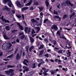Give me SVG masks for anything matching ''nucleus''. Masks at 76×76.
Listing matches in <instances>:
<instances>
[{"label": "nucleus", "instance_id": "1", "mask_svg": "<svg viewBox=\"0 0 76 76\" xmlns=\"http://www.w3.org/2000/svg\"><path fill=\"white\" fill-rule=\"evenodd\" d=\"M12 46V45L10 43H5L2 45V49L3 50H6L7 49H9Z\"/></svg>", "mask_w": 76, "mask_h": 76}, {"label": "nucleus", "instance_id": "2", "mask_svg": "<svg viewBox=\"0 0 76 76\" xmlns=\"http://www.w3.org/2000/svg\"><path fill=\"white\" fill-rule=\"evenodd\" d=\"M13 72H14V69H10L8 71H5V72L8 76H13L14 75Z\"/></svg>", "mask_w": 76, "mask_h": 76}, {"label": "nucleus", "instance_id": "3", "mask_svg": "<svg viewBox=\"0 0 76 76\" xmlns=\"http://www.w3.org/2000/svg\"><path fill=\"white\" fill-rule=\"evenodd\" d=\"M3 0V2L5 4H6L7 2H8V5L9 6V7H12L13 6V4H12V1H9V0Z\"/></svg>", "mask_w": 76, "mask_h": 76}, {"label": "nucleus", "instance_id": "4", "mask_svg": "<svg viewBox=\"0 0 76 76\" xmlns=\"http://www.w3.org/2000/svg\"><path fill=\"white\" fill-rule=\"evenodd\" d=\"M20 54L19 53H18L17 54L16 56V60H19L20 58H21V56H22V52H21L20 53Z\"/></svg>", "mask_w": 76, "mask_h": 76}, {"label": "nucleus", "instance_id": "5", "mask_svg": "<svg viewBox=\"0 0 76 76\" xmlns=\"http://www.w3.org/2000/svg\"><path fill=\"white\" fill-rule=\"evenodd\" d=\"M3 37L5 39H10L11 38L12 39H13L15 38H16V36H15L14 37H8L6 36V34L5 33H4V35H3Z\"/></svg>", "mask_w": 76, "mask_h": 76}, {"label": "nucleus", "instance_id": "6", "mask_svg": "<svg viewBox=\"0 0 76 76\" xmlns=\"http://www.w3.org/2000/svg\"><path fill=\"white\" fill-rule=\"evenodd\" d=\"M59 70V69H54L53 71V70H51L50 71V72H51V75H53L55 74V73H57V72H58V71Z\"/></svg>", "mask_w": 76, "mask_h": 76}, {"label": "nucleus", "instance_id": "7", "mask_svg": "<svg viewBox=\"0 0 76 76\" xmlns=\"http://www.w3.org/2000/svg\"><path fill=\"white\" fill-rule=\"evenodd\" d=\"M66 4L67 5H70L71 6H73L74 4H72L70 3V1L67 0L66 1Z\"/></svg>", "mask_w": 76, "mask_h": 76}, {"label": "nucleus", "instance_id": "8", "mask_svg": "<svg viewBox=\"0 0 76 76\" xmlns=\"http://www.w3.org/2000/svg\"><path fill=\"white\" fill-rule=\"evenodd\" d=\"M23 69H24V70L23 71V73H25V71L26 72H29V68H28V67H27V66H24L23 67Z\"/></svg>", "mask_w": 76, "mask_h": 76}, {"label": "nucleus", "instance_id": "9", "mask_svg": "<svg viewBox=\"0 0 76 76\" xmlns=\"http://www.w3.org/2000/svg\"><path fill=\"white\" fill-rule=\"evenodd\" d=\"M24 31L26 32H28V33H29L31 31V30H30V28L26 27Z\"/></svg>", "mask_w": 76, "mask_h": 76}, {"label": "nucleus", "instance_id": "10", "mask_svg": "<svg viewBox=\"0 0 76 76\" xmlns=\"http://www.w3.org/2000/svg\"><path fill=\"white\" fill-rule=\"evenodd\" d=\"M52 29H54L56 31H57L58 30V27L56 25H53L52 26Z\"/></svg>", "mask_w": 76, "mask_h": 76}, {"label": "nucleus", "instance_id": "11", "mask_svg": "<svg viewBox=\"0 0 76 76\" xmlns=\"http://www.w3.org/2000/svg\"><path fill=\"white\" fill-rule=\"evenodd\" d=\"M16 4L19 7H22V5L21 4H20V1H17L16 2Z\"/></svg>", "mask_w": 76, "mask_h": 76}, {"label": "nucleus", "instance_id": "12", "mask_svg": "<svg viewBox=\"0 0 76 76\" xmlns=\"http://www.w3.org/2000/svg\"><path fill=\"white\" fill-rule=\"evenodd\" d=\"M17 24L18 25V26L19 27L20 30H21V31H23V28L22 26H21L20 25V24L19 23H17Z\"/></svg>", "mask_w": 76, "mask_h": 76}, {"label": "nucleus", "instance_id": "13", "mask_svg": "<svg viewBox=\"0 0 76 76\" xmlns=\"http://www.w3.org/2000/svg\"><path fill=\"white\" fill-rule=\"evenodd\" d=\"M29 63V61L27 59H24L23 62V63L24 64H25V65H26V66H28V64L27 63Z\"/></svg>", "mask_w": 76, "mask_h": 76}, {"label": "nucleus", "instance_id": "14", "mask_svg": "<svg viewBox=\"0 0 76 76\" xmlns=\"http://www.w3.org/2000/svg\"><path fill=\"white\" fill-rule=\"evenodd\" d=\"M0 18L1 19H2V21H4L6 23H9L10 22L9 21L6 20L5 19H3V16H2V17H1Z\"/></svg>", "mask_w": 76, "mask_h": 76}, {"label": "nucleus", "instance_id": "15", "mask_svg": "<svg viewBox=\"0 0 76 76\" xmlns=\"http://www.w3.org/2000/svg\"><path fill=\"white\" fill-rule=\"evenodd\" d=\"M44 50H42L40 51V53L39 54V57H41V56H42V55L43 53H44Z\"/></svg>", "mask_w": 76, "mask_h": 76}, {"label": "nucleus", "instance_id": "16", "mask_svg": "<svg viewBox=\"0 0 76 76\" xmlns=\"http://www.w3.org/2000/svg\"><path fill=\"white\" fill-rule=\"evenodd\" d=\"M32 1V0H31L28 4H26L25 5V6H30V5L31 4Z\"/></svg>", "mask_w": 76, "mask_h": 76}, {"label": "nucleus", "instance_id": "17", "mask_svg": "<svg viewBox=\"0 0 76 76\" xmlns=\"http://www.w3.org/2000/svg\"><path fill=\"white\" fill-rule=\"evenodd\" d=\"M54 18H56V19H58V21L61 20V18H60V17L57 15H55L53 16Z\"/></svg>", "mask_w": 76, "mask_h": 76}, {"label": "nucleus", "instance_id": "18", "mask_svg": "<svg viewBox=\"0 0 76 76\" xmlns=\"http://www.w3.org/2000/svg\"><path fill=\"white\" fill-rule=\"evenodd\" d=\"M29 9V7H25L23 8H22L21 10L22 12H23L25 11V10H27Z\"/></svg>", "mask_w": 76, "mask_h": 76}, {"label": "nucleus", "instance_id": "19", "mask_svg": "<svg viewBox=\"0 0 76 76\" xmlns=\"http://www.w3.org/2000/svg\"><path fill=\"white\" fill-rule=\"evenodd\" d=\"M34 29L37 31V32H38L40 31V28L39 27H35Z\"/></svg>", "mask_w": 76, "mask_h": 76}, {"label": "nucleus", "instance_id": "20", "mask_svg": "<svg viewBox=\"0 0 76 76\" xmlns=\"http://www.w3.org/2000/svg\"><path fill=\"white\" fill-rule=\"evenodd\" d=\"M5 9L8 12V13H10V9H9V8L7 7V6H5Z\"/></svg>", "mask_w": 76, "mask_h": 76}, {"label": "nucleus", "instance_id": "21", "mask_svg": "<svg viewBox=\"0 0 76 76\" xmlns=\"http://www.w3.org/2000/svg\"><path fill=\"white\" fill-rule=\"evenodd\" d=\"M45 3L46 4V5L47 7V9H48V6H49V2H48V1L47 0H46V1H45Z\"/></svg>", "mask_w": 76, "mask_h": 76}, {"label": "nucleus", "instance_id": "22", "mask_svg": "<svg viewBox=\"0 0 76 76\" xmlns=\"http://www.w3.org/2000/svg\"><path fill=\"white\" fill-rule=\"evenodd\" d=\"M30 38L31 41V43H34V39L33 38H32L31 37H30Z\"/></svg>", "mask_w": 76, "mask_h": 76}, {"label": "nucleus", "instance_id": "23", "mask_svg": "<svg viewBox=\"0 0 76 76\" xmlns=\"http://www.w3.org/2000/svg\"><path fill=\"white\" fill-rule=\"evenodd\" d=\"M76 14V13H75V12H73L70 16V19L73 17V16H74Z\"/></svg>", "mask_w": 76, "mask_h": 76}, {"label": "nucleus", "instance_id": "24", "mask_svg": "<svg viewBox=\"0 0 76 76\" xmlns=\"http://www.w3.org/2000/svg\"><path fill=\"white\" fill-rule=\"evenodd\" d=\"M34 46H32L31 47H30V48H29V51L30 52H31V51H32V50L33 49H34Z\"/></svg>", "mask_w": 76, "mask_h": 76}, {"label": "nucleus", "instance_id": "25", "mask_svg": "<svg viewBox=\"0 0 76 76\" xmlns=\"http://www.w3.org/2000/svg\"><path fill=\"white\" fill-rule=\"evenodd\" d=\"M39 63H43V64L45 63V62L44 61H43V60L42 59H39Z\"/></svg>", "mask_w": 76, "mask_h": 76}, {"label": "nucleus", "instance_id": "26", "mask_svg": "<svg viewBox=\"0 0 76 76\" xmlns=\"http://www.w3.org/2000/svg\"><path fill=\"white\" fill-rule=\"evenodd\" d=\"M44 7H39V10L40 12H41V11H42V10L44 9Z\"/></svg>", "mask_w": 76, "mask_h": 76}, {"label": "nucleus", "instance_id": "27", "mask_svg": "<svg viewBox=\"0 0 76 76\" xmlns=\"http://www.w3.org/2000/svg\"><path fill=\"white\" fill-rule=\"evenodd\" d=\"M44 47V46L43 45H40V47L39 48V50H41V49L43 48Z\"/></svg>", "mask_w": 76, "mask_h": 76}, {"label": "nucleus", "instance_id": "28", "mask_svg": "<svg viewBox=\"0 0 76 76\" xmlns=\"http://www.w3.org/2000/svg\"><path fill=\"white\" fill-rule=\"evenodd\" d=\"M58 53V54H63V50H59Z\"/></svg>", "mask_w": 76, "mask_h": 76}, {"label": "nucleus", "instance_id": "29", "mask_svg": "<svg viewBox=\"0 0 76 76\" xmlns=\"http://www.w3.org/2000/svg\"><path fill=\"white\" fill-rule=\"evenodd\" d=\"M13 57V54L11 55L10 56H8L7 57V58H12Z\"/></svg>", "mask_w": 76, "mask_h": 76}, {"label": "nucleus", "instance_id": "30", "mask_svg": "<svg viewBox=\"0 0 76 76\" xmlns=\"http://www.w3.org/2000/svg\"><path fill=\"white\" fill-rule=\"evenodd\" d=\"M34 5H36L37 6H38L39 5V4L38 3V2L35 1V2H34Z\"/></svg>", "mask_w": 76, "mask_h": 76}, {"label": "nucleus", "instance_id": "31", "mask_svg": "<svg viewBox=\"0 0 76 76\" xmlns=\"http://www.w3.org/2000/svg\"><path fill=\"white\" fill-rule=\"evenodd\" d=\"M44 41L46 43H48V39L47 38H45L44 39Z\"/></svg>", "mask_w": 76, "mask_h": 76}, {"label": "nucleus", "instance_id": "32", "mask_svg": "<svg viewBox=\"0 0 76 76\" xmlns=\"http://www.w3.org/2000/svg\"><path fill=\"white\" fill-rule=\"evenodd\" d=\"M54 14H55V15H58V12H57V11H55V10H54Z\"/></svg>", "mask_w": 76, "mask_h": 76}, {"label": "nucleus", "instance_id": "33", "mask_svg": "<svg viewBox=\"0 0 76 76\" xmlns=\"http://www.w3.org/2000/svg\"><path fill=\"white\" fill-rule=\"evenodd\" d=\"M43 75H44L45 76H47V75H48V74L46 72H44V71L43 72Z\"/></svg>", "mask_w": 76, "mask_h": 76}, {"label": "nucleus", "instance_id": "34", "mask_svg": "<svg viewBox=\"0 0 76 76\" xmlns=\"http://www.w3.org/2000/svg\"><path fill=\"white\" fill-rule=\"evenodd\" d=\"M5 28L6 30H7L8 31L10 30V27H9V26H6Z\"/></svg>", "mask_w": 76, "mask_h": 76}, {"label": "nucleus", "instance_id": "35", "mask_svg": "<svg viewBox=\"0 0 76 76\" xmlns=\"http://www.w3.org/2000/svg\"><path fill=\"white\" fill-rule=\"evenodd\" d=\"M67 17H68V15H64L63 19H66V18H67Z\"/></svg>", "mask_w": 76, "mask_h": 76}, {"label": "nucleus", "instance_id": "36", "mask_svg": "<svg viewBox=\"0 0 76 76\" xmlns=\"http://www.w3.org/2000/svg\"><path fill=\"white\" fill-rule=\"evenodd\" d=\"M15 67L14 66H12V65H8L7 66V68H12V67Z\"/></svg>", "mask_w": 76, "mask_h": 76}, {"label": "nucleus", "instance_id": "37", "mask_svg": "<svg viewBox=\"0 0 76 76\" xmlns=\"http://www.w3.org/2000/svg\"><path fill=\"white\" fill-rule=\"evenodd\" d=\"M34 34H35V31H34V29H32V31H31V35H33Z\"/></svg>", "mask_w": 76, "mask_h": 76}, {"label": "nucleus", "instance_id": "38", "mask_svg": "<svg viewBox=\"0 0 76 76\" xmlns=\"http://www.w3.org/2000/svg\"><path fill=\"white\" fill-rule=\"evenodd\" d=\"M62 69L63 70H64V71H65V72H67V68H66V69L64 68H62Z\"/></svg>", "mask_w": 76, "mask_h": 76}, {"label": "nucleus", "instance_id": "39", "mask_svg": "<svg viewBox=\"0 0 76 76\" xmlns=\"http://www.w3.org/2000/svg\"><path fill=\"white\" fill-rule=\"evenodd\" d=\"M25 37V35H23L21 36L20 38L21 39H23Z\"/></svg>", "mask_w": 76, "mask_h": 76}, {"label": "nucleus", "instance_id": "40", "mask_svg": "<svg viewBox=\"0 0 76 76\" xmlns=\"http://www.w3.org/2000/svg\"><path fill=\"white\" fill-rule=\"evenodd\" d=\"M16 16L19 19H20V18H21V17H22L21 16L18 15H16Z\"/></svg>", "mask_w": 76, "mask_h": 76}, {"label": "nucleus", "instance_id": "41", "mask_svg": "<svg viewBox=\"0 0 76 76\" xmlns=\"http://www.w3.org/2000/svg\"><path fill=\"white\" fill-rule=\"evenodd\" d=\"M57 42L55 40L53 41V44L54 45H57Z\"/></svg>", "mask_w": 76, "mask_h": 76}, {"label": "nucleus", "instance_id": "42", "mask_svg": "<svg viewBox=\"0 0 76 76\" xmlns=\"http://www.w3.org/2000/svg\"><path fill=\"white\" fill-rule=\"evenodd\" d=\"M60 38H64H64H65V37H64V35L63 36H60Z\"/></svg>", "mask_w": 76, "mask_h": 76}, {"label": "nucleus", "instance_id": "43", "mask_svg": "<svg viewBox=\"0 0 76 76\" xmlns=\"http://www.w3.org/2000/svg\"><path fill=\"white\" fill-rule=\"evenodd\" d=\"M61 32V31H58L57 32V34L58 35H60V32Z\"/></svg>", "mask_w": 76, "mask_h": 76}, {"label": "nucleus", "instance_id": "44", "mask_svg": "<svg viewBox=\"0 0 76 76\" xmlns=\"http://www.w3.org/2000/svg\"><path fill=\"white\" fill-rule=\"evenodd\" d=\"M35 64H33V65H32V67L31 68H34V69H35Z\"/></svg>", "mask_w": 76, "mask_h": 76}, {"label": "nucleus", "instance_id": "45", "mask_svg": "<svg viewBox=\"0 0 76 76\" xmlns=\"http://www.w3.org/2000/svg\"><path fill=\"white\" fill-rule=\"evenodd\" d=\"M31 21L32 22H36V20H35L34 19H32Z\"/></svg>", "mask_w": 76, "mask_h": 76}, {"label": "nucleus", "instance_id": "46", "mask_svg": "<svg viewBox=\"0 0 76 76\" xmlns=\"http://www.w3.org/2000/svg\"><path fill=\"white\" fill-rule=\"evenodd\" d=\"M25 49H26V50L27 51V53H28V47L27 46L25 47Z\"/></svg>", "mask_w": 76, "mask_h": 76}, {"label": "nucleus", "instance_id": "47", "mask_svg": "<svg viewBox=\"0 0 76 76\" xmlns=\"http://www.w3.org/2000/svg\"><path fill=\"white\" fill-rule=\"evenodd\" d=\"M45 57H48L49 56H48V54H46L44 55Z\"/></svg>", "mask_w": 76, "mask_h": 76}, {"label": "nucleus", "instance_id": "48", "mask_svg": "<svg viewBox=\"0 0 76 76\" xmlns=\"http://www.w3.org/2000/svg\"><path fill=\"white\" fill-rule=\"evenodd\" d=\"M43 15H44V14L42 12H41L40 13V16H42V17H41V18H43Z\"/></svg>", "mask_w": 76, "mask_h": 76}, {"label": "nucleus", "instance_id": "49", "mask_svg": "<svg viewBox=\"0 0 76 76\" xmlns=\"http://www.w3.org/2000/svg\"><path fill=\"white\" fill-rule=\"evenodd\" d=\"M24 34V33L23 32H20L19 34V35H23V34Z\"/></svg>", "mask_w": 76, "mask_h": 76}, {"label": "nucleus", "instance_id": "50", "mask_svg": "<svg viewBox=\"0 0 76 76\" xmlns=\"http://www.w3.org/2000/svg\"><path fill=\"white\" fill-rule=\"evenodd\" d=\"M48 20V19H45L44 21V23H45L47 22V20Z\"/></svg>", "mask_w": 76, "mask_h": 76}, {"label": "nucleus", "instance_id": "51", "mask_svg": "<svg viewBox=\"0 0 76 76\" xmlns=\"http://www.w3.org/2000/svg\"><path fill=\"white\" fill-rule=\"evenodd\" d=\"M71 54V52L70 51L68 52V54L69 57H70V55Z\"/></svg>", "mask_w": 76, "mask_h": 76}, {"label": "nucleus", "instance_id": "52", "mask_svg": "<svg viewBox=\"0 0 76 76\" xmlns=\"http://www.w3.org/2000/svg\"><path fill=\"white\" fill-rule=\"evenodd\" d=\"M22 17L23 20H24V19H25V17L24 16V15H23V14H22Z\"/></svg>", "mask_w": 76, "mask_h": 76}, {"label": "nucleus", "instance_id": "53", "mask_svg": "<svg viewBox=\"0 0 76 76\" xmlns=\"http://www.w3.org/2000/svg\"><path fill=\"white\" fill-rule=\"evenodd\" d=\"M34 74V72H30V75H32Z\"/></svg>", "mask_w": 76, "mask_h": 76}, {"label": "nucleus", "instance_id": "54", "mask_svg": "<svg viewBox=\"0 0 76 76\" xmlns=\"http://www.w3.org/2000/svg\"><path fill=\"white\" fill-rule=\"evenodd\" d=\"M64 29H65L67 31H70V28H64Z\"/></svg>", "mask_w": 76, "mask_h": 76}, {"label": "nucleus", "instance_id": "55", "mask_svg": "<svg viewBox=\"0 0 76 76\" xmlns=\"http://www.w3.org/2000/svg\"><path fill=\"white\" fill-rule=\"evenodd\" d=\"M16 31H17V30H13L12 31V32H13V33H15Z\"/></svg>", "mask_w": 76, "mask_h": 76}, {"label": "nucleus", "instance_id": "56", "mask_svg": "<svg viewBox=\"0 0 76 76\" xmlns=\"http://www.w3.org/2000/svg\"><path fill=\"white\" fill-rule=\"evenodd\" d=\"M3 55V52H0V57H1V56H2Z\"/></svg>", "mask_w": 76, "mask_h": 76}, {"label": "nucleus", "instance_id": "57", "mask_svg": "<svg viewBox=\"0 0 76 76\" xmlns=\"http://www.w3.org/2000/svg\"><path fill=\"white\" fill-rule=\"evenodd\" d=\"M60 4H59L57 6V8L60 9Z\"/></svg>", "mask_w": 76, "mask_h": 76}, {"label": "nucleus", "instance_id": "58", "mask_svg": "<svg viewBox=\"0 0 76 76\" xmlns=\"http://www.w3.org/2000/svg\"><path fill=\"white\" fill-rule=\"evenodd\" d=\"M4 61H8L9 60V59H4Z\"/></svg>", "mask_w": 76, "mask_h": 76}, {"label": "nucleus", "instance_id": "59", "mask_svg": "<svg viewBox=\"0 0 76 76\" xmlns=\"http://www.w3.org/2000/svg\"><path fill=\"white\" fill-rule=\"evenodd\" d=\"M30 10H34V9L33 8V7H31Z\"/></svg>", "mask_w": 76, "mask_h": 76}, {"label": "nucleus", "instance_id": "60", "mask_svg": "<svg viewBox=\"0 0 76 76\" xmlns=\"http://www.w3.org/2000/svg\"><path fill=\"white\" fill-rule=\"evenodd\" d=\"M58 59H55V62H56V63H57V61H58Z\"/></svg>", "mask_w": 76, "mask_h": 76}, {"label": "nucleus", "instance_id": "61", "mask_svg": "<svg viewBox=\"0 0 76 76\" xmlns=\"http://www.w3.org/2000/svg\"><path fill=\"white\" fill-rule=\"evenodd\" d=\"M55 50H59V49H60V48H57L56 47H55Z\"/></svg>", "mask_w": 76, "mask_h": 76}, {"label": "nucleus", "instance_id": "62", "mask_svg": "<svg viewBox=\"0 0 76 76\" xmlns=\"http://www.w3.org/2000/svg\"><path fill=\"white\" fill-rule=\"evenodd\" d=\"M41 64H42L41 63H40L39 64V65H38V67H40L41 65Z\"/></svg>", "mask_w": 76, "mask_h": 76}, {"label": "nucleus", "instance_id": "63", "mask_svg": "<svg viewBox=\"0 0 76 76\" xmlns=\"http://www.w3.org/2000/svg\"><path fill=\"white\" fill-rule=\"evenodd\" d=\"M16 42H19V40L18 39H16Z\"/></svg>", "mask_w": 76, "mask_h": 76}, {"label": "nucleus", "instance_id": "64", "mask_svg": "<svg viewBox=\"0 0 76 76\" xmlns=\"http://www.w3.org/2000/svg\"><path fill=\"white\" fill-rule=\"evenodd\" d=\"M50 61H51V62H54V60L53 59H51Z\"/></svg>", "mask_w": 76, "mask_h": 76}]
</instances>
